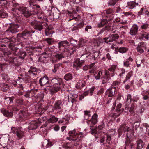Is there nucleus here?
<instances>
[{
	"mask_svg": "<svg viewBox=\"0 0 149 149\" xmlns=\"http://www.w3.org/2000/svg\"><path fill=\"white\" fill-rule=\"evenodd\" d=\"M49 79L48 77L45 75L41 78L39 80V83L41 86H45L48 82Z\"/></svg>",
	"mask_w": 149,
	"mask_h": 149,
	"instance_id": "obj_25",
	"label": "nucleus"
},
{
	"mask_svg": "<svg viewBox=\"0 0 149 149\" xmlns=\"http://www.w3.org/2000/svg\"><path fill=\"white\" fill-rule=\"evenodd\" d=\"M70 44L72 45H75L77 43V41L76 40L74 39L73 38H71L69 41Z\"/></svg>",
	"mask_w": 149,
	"mask_h": 149,
	"instance_id": "obj_62",
	"label": "nucleus"
},
{
	"mask_svg": "<svg viewBox=\"0 0 149 149\" xmlns=\"http://www.w3.org/2000/svg\"><path fill=\"white\" fill-rule=\"evenodd\" d=\"M105 125L104 123H102V124L98 126V128L100 130H102L105 127Z\"/></svg>",
	"mask_w": 149,
	"mask_h": 149,
	"instance_id": "obj_64",
	"label": "nucleus"
},
{
	"mask_svg": "<svg viewBox=\"0 0 149 149\" xmlns=\"http://www.w3.org/2000/svg\"><path fill=\"white\" fill-rule=\"evenodd\" d=\"M128 49L127 48L122 47L119 48L118 51L119 52L121 53H124Z\"/></svg>",
	"mask_w": 149,
	"mask_h": 149,
	"instance_id": "obj_51",
	"label": "nucleus"
},
{
	"mask_svg": "<svg viewBox=\"0 0 149 149\" xmlns=\"http://www.w3.org/2000/svg\"><path fill=\"white\" fill-rule=\"evenodd\" d=\"M122 106V104L120 103H119L117 104L116 106V110L118 111H121L120 108Z\"/></svg>",
	"mask_w": 149,
	"mask_h": 149,
	"instance_id": "obj_59",
	"label": "nucleus"
},
{
	"mask_svg": "<svg viewBox=\"0 0 149 149\" xmlns=\"http://www.w3.org/2000/svg\"><path fill=\"white\" fill-rule=\"evenodd\" d=\"M119 0H109V4L110 6L115 5Z\"/></svg>",
	"mask_w": 149,
	"mask_h": 149,
	"instance_id": "obj_50",
	"label": "nucleus"
},
{
	"mask_svg": "<svg viewBox=\"0 0 149 149\" xmlns=\"http://www.w3.org/2000/svg\"><path fill=\"white\" fill-rule=\"evenodd\" d=\"M14 99V97H6L5 98V102L7 104L10 105V104L11 103H13V100Z\"/></svg>",
	"mask_w": 149,
	"mask_h": 149,
	"instance_id": "obj_32",
	"label": "nucleus"
},
{
	"mask_svg": "<svg viewBox=\"0 0 149 149\" xmlns=\"http://www.w3.org/2000/svg\"><path fill=\"white\" fill-rule=\"evenodd\" d=\"M22 127H18L17 131L16 132L17 136L19 138H21L24 135V132L22 130Z\"/></svg>",
	"mask_w": 149,
	"mask_h": 149,
	"instance_id": "obj_31",
	"label": "nucleus"
},
{
	"mask_svg": "<svg viewBox=\"0 0 149 149\" xmlns=\"http://www.w3.org/2000/svg\"><path fill=\"white\" fill-rule=\"evenodd\" d=\"M97 114L95 113L92 116L91 119L87 121L88 125L89 126L91 130H92V134L94 132L95 130L93 129V126L97 122Z\"/></svg>",
	"mask_w": 149,
	"mask_h": 149,
	"instance_id": "obj_6",
	"label": "nucleus"
},
{
	"mask_svg": "<svg viewBox=\"0 0 149 149\" xmlns=\"http://www.w3.org/2000/svg\"><path fill=\"white\" fill-rule=\"evenodd\" d=\"M15 110V109L11 105H9L7 109L4 108L1 109V112L6 117L11 118L13 116V111Z\"/></svg>",
	"mask_w": 149,
	"mask_h": 149,
	"instance_id": "obj_5",
	"label": "nucleus"
},
{
	"mask_svg": "<svg viewBox=\"0 0 149 149\" xmlns=\"http://www.w3.org/2000/svg\"><path fill=\"white\" fill-rule=\"evenodd\" d=\"M119 130L124 132H127L126 134V139L127 141L129 140V138L134 135L133 131L125 124H122L120 125Z\"/></svg>",
	"mask_w": 149,
	"mask_h": 149,
	"instance_id": "obj_4",
	"label": "nucleus"
},
{
	"mask_svg": "<svg viewBox=\"0 0 149 149\" xmlns=\"http://www.w3.org/2000/svg\"><path fill=\"white\" fill-rule=\"evenodd\" d=\"M132 75V71L130 72L126 75V77L125 80L123 81V83H125V82L129 79Z\"/></svg>",
	"mask_w": 149,
	"mask_h": 149,
	"instance_id": "obj_48",
	"label": "nucleus"
},
{
	"mask_svg": "<svg viewBox=\"0 0 149 149\" xmlns=\"http://www.w3.org/2000/svg\"><path fill=\"white\" fill-rule=\"evenodd\" d=\"M19 54L20 56L19 57V58H20L22 59H24L25 56L26 55V53L24 51H19Z\"/></svg>",
	"mask_w": 149,
	"mask_h": 149,
	"instance_id": "obj_44",
	"label": "nucleus"
},
{
	"mask_svg": "<svg viewBox=\"0 0 149 149\" xmlns=\"http://www.w3.org/2000/svg\"><path fill=\"white\" fill-rule=\"evenodd\" d=\"M73 78L72 75L70 73L66 74L64 76V79L67 81L71 80Z\"/></svg>",
	"mask_w": 149,
	"mask_h": 149,
	"instance_id": "obj_43",
	"label": "nucleus"
},
{
	"mask_svg": "<svg viewBox=\"0 0 149 149\" xmlns=\"http://www.w3.org/2000/svg\"><path fill=\"white\" fill-rule=\"evenodd\" d=\"M35 31H29L27 30H25L22 32L23 38H25L30 36H32V33H33Z\"/></svg>",
	"mask_w": 149,
	"mask_h": 149,
	"instance_id": "obj_24",
	"label": "nucleus"
},
{
	"mask_svg": "<svg viewBox=\"0 0 149 149\" xmlns=\"http://www.w3.org/2000/svg\"><path fill=\"white\" fill-rule=\"evenodd\" d=\"M84 22L82 21V22L78 24L77 25V27H78V29H79V28L81 29L83 27V26L84 25Z\"/></svg>",
	"mask_w": 149,
	"mask_h": 149,
	"instance_id": "obj_58",
	"label": "nucleus"
},
{
	"mask_svg": "<svg viewBox=\"0 0 149 149\" xmlns=\"http://www.w3.org/2000/svg\"><path fill=\"white\" fill-rule=\"evenodd\" d=\"M34 96L37 100L40 101L42 100L44 97V94L42 93H40Z\"/></svg>",
	"mask_w": 149,
	"mask_h": 149,
	"instance_id": "obj_34",
	"label": "nucleus"
},
{
	"mask_svg": "<svg viewBox=\"0 0 149 149\" xmlns=\"http://www.w3.org/2000/svg\"><path fill=\"white\" fill-rule=\"evenodd\" d=\"M91 111H84V119L88 120L91 116Z\"/></svg>",
	"mask_w": 149,
	"mask_h": 149,
	"instance_id": "obj_38",
	"label": "nucleus"
},
{
	"mask_svg": "<svg viewBox=\"0 0 149 149\" xmlns=\"http://www.w3.org/2000/svg\"><path fill=\"white\" fill-rule=\"evenodd\" d=\"M28 115V111L26 109H24L20 111L17 115V118L20 121L25 120L26 119Z\"/></svg>",
	"mask_w": 149,
	"mask_h": 149,
	"instance_id": "obj_9",
	"label": "nucleus"
},
{
	"mask_svg": "<svg viewBox=\"0 0 149 149\" xmlns=\"http://www.w3.org/2000/svg\"><path fill=\"white\" fill-rule=\"evenodd\" d=\"M42 23L43 22H40L34 20L31 22V24L33 27L35 29L41 31L43 29Z\"/></svg>",
	"mask_w": 149,
	"mask_h": 149,
	"instance_id": "obj_10",
	"label": "nucleus"
},
{
	"mask_svg": "<svg viewBox=\"0 0 149 149\" xmlns=\"http://www.w3.org/2000/svg\"><path fill=\"white\" fill-rule=\"evenodd\" d=\"M114 18L112 16V18H111L110 19H108V25L111 27H113L115 23V20L114 19Z\"/></svg>",
	"mask_w": 149,
	"mask_h": 149,
	"instance_id": "obj_41",
	"label": "nucleus"
},
{
	"mask_svg": "<svg viewBox=\"0 0 149 149\" xmlns=\"http://www.w3.org/2000/svg\"><path fill=\"white\" fill-rule=\"evenodd\" d=\"M19 11L22 13L23 15L26 17H28L31 15L30 12L27 8L24 7H19L18 8Z\"/></svg>",
	"mask_w": 149,
	"mask_h": 149,
	"instance_id": "obj_16",
	"label": "nucleus"
},
{
	"mask_svg": "<svg viewBox=\"0 0 149 149\" xmlns=\"http://www.w3.org/2000/svg\"><path fill=\"white\" fill-rule=\"evenodd\" d=\"M41 123L39 119L38 120L32 121L29 123L28 129L29 130L35 129L41 125Z\"/></svg>",
	"mask_w": 149,
	"mask_h": 149,
	"instance_id": "obj_11",
	"label": "nucleus"
},
{
	"mask_svg": "<svg viewBox=\"0 0 149 149\" xmlns=\"http://www.w3.org/2000/svg\"><path fill=\"white\" fill-rule=\"evenodd\" d=\"M106 142L109 144H110V141L111 140V135L108 134H106Z\"/></svg>",
	"mask_w": 149,
	"mask_h": 149,
	"instance_id": "obj_46",
	"label": "nucleus"
},
{
	"mask_svg": "<svg viewBox=\"0 0 149 149\" xmlns=\"http://www.w3.org/2000/svg\"><path fill=\"white\" fill-rule=\"evenodd\" d=\"M18 128V127H12L11 128V132H13L14 134H15L17 131Z\"/></svg>",
	"mask_w": 149,
	"mask_h": 149,
	"instance_id": "obj_56",
	"label": "nucleus"
},
{
	"mask_svg": "<svg viewBox=\"0 0 149 149\" xmlns=\"http://www.w3.org/2000/svg\"><path fill=\"white\" fill-rule=\"evenodd\" d=\"M63 146L65 148L69 149L73 148L74 146V145L71 143L69 142H66L64 143Z\"/></svg>",
	"mask_w": 149,
	"mask_h": 149,
	"instance_id": "obj_35",
	"label": "nucleus"
},
{
	"mask_svg": "<svg viewBox=\"0 0 149 149\" xmlns=\"http://www.w3.org/2000/svg\"><path fill=\"white\" fill-rule=\"evenodd\" d=\"M7 14L4 12L3 10L1 9L0 10V17L5 18L7 17Z\"/></svg>",
	"mask_w": 149,
	"mask_h": 149,
	"instance_id": "obj_47",
	"label": "nucleus"
},
{
	"mask_svg": "<svg viewBox=\"0 0 149 149\" xmlns=\"http://www.w3.org/2000/svg\"><path fill=\"white\" fill-rule=\"evenodd\" d=\"M96 89V88L95 86H93L89 89L90 95L91 96L93 93V91Z\"/></svg>",
	"mask_w": 149,
	"mask_h": 149,
	"instance_id": "obj_57",
	"label": "nucleus"
},
{
	"mask_svg": "<svg viewBox=\"0 0 149 149\" xmlns=\"http://www.w3.org/2000/svg\"><path fill=\"white\" fill-rule=\"evenodd\" d=\"M36 108V112L38 113L41 114L43 113V110H42V108L39 106H37Z\"/></svg>",
	"mask_w": 149,
	"mask_h": 149,
	"instance_id": "obj_52",
	"label": "nucleus"
},
{
	"mask_svg": "<svg viewBox=\"0 0 149 149\" xmlns=\"http://www.w3.org/2000/svg\"><path fill=\"white\" fill-rule=\"evenodd\" d=\"M64 56L63 54H62L58 53L55 55L54 56V58L56 59V61H58L60 60L62 58H64Z\"/></svg>",
	"mask_w": 149,
	"mask_h": 149,
	"instance_id": "obj_40",
	"label": "nucleus"
},
{
	"mask_svg": "<svg viewBox=\"0 0 149 149\" xmlns=\"http://www.w3.org/2000/svg\"><path fill=\"white\" fill-rule=\"evenodd\" d=\"M146 48V43L143 42H141L138 44L136 48L137 52L140 53H142L144 52V49Z\"/></svg>",
	"mask_w": 149,
	"mask_h": 149,
	"instance_id": "obj_14",
	"label": "nucleus"
},
{
	"mask_svg": "<svg viewBox=\"0 0 149 149\" xmlns=\"http://www.w3.org/2000/svg\"><path fill=\"white\" fill-rule=\"evenodd\" d=\"M86 84L84 81L79 80L76 85V87L78 89H81L84 87Z\"/></svg>",
	"mask_w": 149,
	"mask_h": 149,
	"instance_id": "obj_28",
	"label": "nucleus"
},
{
	"mask_svg": "<svg viewBox=\"0 0 149 149\" xmlns=\"http://www.w3.org/2000/svg\"><path fill=\"white\" fill-rule=\"evenodd\" d=\"M149 33L146 31L144 30L142 31L139 33V38L141 40H142L144 38L148 40L149 38Z\"/></svg>",
	"mask_w": 149,
	"mask_h": 149,
	"instance_id": "obj_17",
	"label": "nucleus"
},
{
	"mask_svg": "<svg viewBox=\"0 0 149 149\" xmlns=\"http://www.w3.org/2000/svg\"><path fill=\"white\" fill-rule=\"evenodd\" d=\"M137 147L136 149H142L144 145V143L143 142L141 139H139L137 141Z\"/></svg>",
	"mask_w": 149,
	"mask_h": 149,
	"instance_id": "obj_30",
	"label": "nucleus"
},
{
	"mask_svg": "<svg viewBox=\"0 0 149 149\" xmlns=\"http://www.w3.org/2000/svg\"><path fill=\"white\" fill-rule=\"evenodd\" d=\"M79 63V60H76L75 61L74 63V64L73 65V67L74 68H76L77 69H78L77 68V63Z\"/></svg>",
	"mask_w": 149,
	"mask_h": 149,
	"instance_id": "obj_61",
	"label": "nucleus"
},
{
	"mask_svg": "<svg viewBox=\"0 0 149 149\" xmlns=\"http://www.w3.org/2000/svg\"><path fill=\"white\" fill-rule=\"evenodd\" d=\"M138 31V27L136 24H134L132 26L130 31V34L133 36L136 35Z\"/></svg>",
	"mask_w": 149,
	"mask_h": 149,
	"instance_id": "obj_23",
	"label": "nucleus"
},
{
	"mask_svg": "<svg viewBox=\"0 0 149 149\" xmlns=\"http://www.w3.org/2000/svg\"><path fill=\"white\" fill-rule=\"evenodd\" d=\"M135 104L132 103L129 110V112L131 114H133L134 113V108Z\"/></svg>",
	"mask_w": 149,
	"mask_h": 149,
	"instance_id": "obj_45",
	"label": "nucleus"
},
{
	"mask_svg": "<svg viewBox=\"0 0 149 149\" xmlns=\"http://www.w3.org/2000/svg\"><path fill=\"white\" fill-rule=\"evenodd\" d=\"M38 90L37 89H31L28 90L25 92L24 96L26 98H29L34 97Z\"/></svg>",
	"mask_w": 149,
	"mask_h": 149,
	"instance_id": "obj_12",
	"label": "nucleus"
},
{
	"mask_svg": "<svg viewBox=\"0 0 149 149\" xmlns=\"http://www.w3.org/2000/svg\"><path fill=\"white\" fill-rule=\"evenodd\" d=\"M61 87V86H60V85H59L58 86H54L50 90V93L52 95H53L54 93L59 91Z\"/></svg>",
	"mask_w": 149,
	"mask_h": 149,
	"instance_id": "obj_27",
	"label": "nucleus"
},
{
	"mask_svg": "<svg viewBox=\"0 0 149 149\" xmlns=\"http://www.w3.org/2000/svg\"><path fill=\"white\" fill-rule=\"evenodd\" d=\"M62 65L61 63H58L54 65V68L52 70L53 72L54 73L56 72V71L58 70L60 67H61Z\"/></svg>",
	"mask_w": 149,
	"mask_h": 149,
	"instance_id": "obj_42",
	"label": "nucleus"
},
{
	"mask_svg": "<svg viewBox=\"0 0 149 149\" xmlns=\"http://www.w3.org/2000/svg\"><path fill=\"white\" fill-rule=\"evenodd\" d=\"M127 7H128L130 9H132L134 8L136 6L138 5V3H136L135 1H130L127 3Z\"/></svg>",
	"mask_w": 149,
	"mask_h": 149,
	"instance_id": "obj_29",
	"label": "nucleus"
},
{
	"mask_svg": "<svg viewBox=\"0 0 149 149\" xmlns=\"http://www.w3.org/2000/svg\"><path fill=\"white\" fill-rule=\"evenodd\" d=\"M68 134L70 137H67V139L77 142H79L80 141V138H82L84 137L82 133H76V130L74 129L73 130L70 131Z\"/></svg>",
	"mask_w": 149,
	"mask_h": 149,
	"instance_id": "obj_3",
	"label": "nucleus"
},
{
	"mask_svg": "<svg viewBox=\"0 0 149 149\" xmlns=\"http://www.w3.org/2000/svg\"><path fill=\"white\" fill-rule=\"evenodd\" d=\"M120 82L116 80L114 81L111 84V87L112 88H114L115 90L119 88Z\"/></svg>",
	"mask_w": 149,
	"mask_h": 149,
	"instance_id": "obj_33",
	"label": "nucleus"
},
{
	"mask_svg": "<svg viewBox=\"0 0 149 149\" xmlns=\"http://www.w3.org/2000/svg\"><path fill=\"white\" fill-rule=\"evenodd\" d=\"M54 33L52 28L48 27L46 28L45 31V34L47 36H49L52 35Z\"/></svg>",
	"mask_w": 149,
	"mask_h": 149,
	"instance_id": "obj_37",
	"label": "nucleus"
},
{
	"mask_svg": "<svg viewBox=\"0 0 149 149\" xmlns=\"http://www.w3.org/2000/svg\"><path fill=\"white\" fill-rule=\"evenodd\" d=\"M116 67L115 66H112L108 69V70H106L105 72V74L102 80V84H105L111 80V77H113L115 75L114 72L115 70Z\"/></svg>",
	"mask_w": 149,
	"mask_h": 149,
	"instance_id": "obj_2",
	"label": "nucleus"
},
{
	"mask_svg": "<svg viewBox=\"0 0 149 149\" xmlns=\"http://www.w3.org/2000/svg\"><path fill=\"white\" fill-rule=\"evenodd\" d=\"M103 13L107 17H111V18H112V16L114 17V11L112 8H109L104 10Z\"/></svg>",
	"mask_w": 149,
	"mask_h": 149,
	"instance_id": "obj_19",
	"label": "nucleus"
},
{
	"mask_svg": "<svg viewBox=\"0 0 149 149\" xmlns=\"http://www.w3.org/2000/svg\"><path fill=\"white\" fill-rule=\"evenodd\" d=\"M11 37H6L3 38H0V43L2 42L8 43L10 42L9 44L7 45L8 47L12 51L14 52V53L16 52L17 50H19V48L17 47L19 45H21V43L17 44L16 42H14L11 41Z\"/></svg>",
	"mask_w": 149,
	"mask_h": 149,
	"instance_id": "obj_1",
	"label": "nucleus"
},
{
	"mask_svg": "<svg viewBox=\"0 0 149 149\" xmlns=\"http://www.w3.org/2000/svg\"><path fill=\"white\" fill-rule=\"evenodd\" d=\"M115 91L114 88H112V87L106 90L105 94L108 97H112L114 95Z\"/></svg>",
	"mask_w": 149,
	"mask_h": 149,
	"instance_id": "obj_22",
	"label": "nucleus"
},
{
	"mask_svg": "<svg viewBox=\"0 0 149 149\" xmlns=\"http://www.w3.org/2000/svg\"><path fill=\"white\" fill-rule=\"evenodd\" d=\"M108 23V20L106 19H104L98 24L97 25L99 27H102Z\"/></svg>",
	"mask_w": 149,
	"mask_h": 149,
	"instance_id": "obj_36",
	"label": "nucleus"
},
{
	"mask_svg": "<svg viewBox=\"0 0 149 149\" xmlns=\"http://www.w3.org/2000/svg\"><path fill=\"white\" fill-rule=\"evenodd\" d=\"M23 100L22 99H16L15 100V102L17 104L22 105L23 104Z\"/></svg>",
	"mask_w": 149,
	"mask_h": 149,
	"instance_id": "obj_53",
	"label": "nucleus"
},
{
	"mask_svg": "<svg viewBox=\"0 0 149 149\" xmlns=\"http://www.w3.org/2000/svg\"><path fill=\"white\" fill-rule=\"evenodd\" d=\"M102 72L101 71H97L94 74V76L96 80H98L100 79V77L102 75Z\"/></svg>",
	"mask_w": 149,
	"mask_h": 149,
	"instance_id": "obj_39",
	"label": "nucleus"
},
{
	"mask_svg": "<svg viewBox=\"0 0 149 149\" xmlns=\"http://www.w3.org/2000/svg\"><path fill=\"white\" fill-rule=\"evenodd\" d=\"M123 13L124 14V15L126 16H128L129 15H132L133 16L134 15L133 14L132 12L131 11H129L128 12H123Z\"/></svg>",
	"mask_w": 149,
	"mask_h": 149,
	"instance_id": "obj_55",
	"label": "nucleus"
},
{
	"mask_svg": "<svg viewBox=\"0 0 149 149\" xmlns=\"http://www.w3.org/2000/svg\"><path fill=\"white\" fill-rule=\"evenodd\" d=\"M119 38V36L118 34H111L108 38H104L102 39H100L102 42H105L108 43L110 42H112L116 41Z\"/></svg>",
	"mask_w": 149,
	"mask_h": 149,
	"instance_id": "obj_8",
	"label": "nucleus"
},
{
	"mask_svg": "<svg viewBox=\"0 0 149 149\" xmlns=\"http://www.w3.org/2000/svg\"><path fill=\"white\" fill-rule=\"evenodd\" d=\"M70 44L67 40L62 41L58 43V48L59 49H63L64 48L70 46Z\"/></svg>",
	"mask_w": 149,
	"mask_h": 149,
	"instance_id": "obj_18",
	"label": "nucleus"
},
{
	"mask_svg": "<svg viewBox=\"0 0 149 149\" xmlns=\"http://www.w3.org/2000/svg\"><path fill=\"white\" fill-rule=\"evenodd\" d=\"M63 103L61 100L56 101L53 107V109L55 110H59L61 109Z\"/></svg>",
	"mask_w": 149,
	"mask_h": 149,
	"instance_id": "obj_15",
	"label": "nucleus"
},
{
	"mask_svg": "<svg viewBox=\"0 0 149 149\" xmlns=\"http://www.w3.org/2000/svg\"><path fill=\"white\" fill-rule=\"evenodd\" d=\"M132 96L130 94H128L127 95V98L126 99V102L127 104H130L132 101Z\"/></svg>",
	"mask_w": 149,
	"mask_h": 149,
	"instance_id": "obj_49",
	"label": "nucleus"
},
{
	"mask_svg": "<svg viewBox=\"0 0 149 149\" xmlns=\"http://www.w3.org/2000/svg\"><path fill=\"white\" fill-rule=\"evenodd\" d=\"M7 3V2L6 0H0V4L2 5H5Z\"/></svg>",
	"mask_w": 149,
	"mask_h": 149,
	"instance_id": "obj_63",
	"label": "nucleus"
},
{
	"mask_svg": "<svg viewBox=\"0 0 149 149\" xmlns=\"http://www.w3.org/2000/svg\"><path fill=\"white\" fill-rule=\"evenodd\" d=\"M149 25L147 23L143 24L141 26V28L143 29H147L149 28Z\"/></svg>",
	"mask_w": 149,
	"mask_h": 149,
	"instance_id": "obj_54",
	"label": "nucleus"
},
{
	"mask_svg": "<svg viewBox=\"0 0 149 149\" xmlns=\"http://www.w3.org/2000/svg\"><path fill=\"white\" fill-rule=\"evenodd\" d=\"M8 61L9 64L13 66H16L18 65L19 57L15 56L13 57L8 56Z\"/></svg>",
	"mask_w": 149,
	"mask_h": 149,
	"instance_id": "obj_13",
	"label": "nucleus"
},
{
	"mask_svg": "<svg viewBox=\"0 0 149 149\" xmlns=\"http://www.w3.org/2000/svg\"><path fill=\"white\" fill-rule=\"evenodd\" d=\"M58 120V118L56 117L54 115H50V118L47 119V122L48 123H54L57 122Z\"/></svg>",
	"mask_w": 149,
	"mask_h": 149,
	"instance_id": "obj_26",
	"label": "nucleus"
},
{
	"mask_svg": "<svg viewBox=\"0 0 149 149\" xmlns=\"http://www.w3.org/2000/svg\"><path fill=\"white\" fill-rule=\"evenodd\" d=\"M51 82L53 85H55L56 86H63L64 85L62 82V79L60 78H54L52 79L51 80Z\"/></svg>",
	"mask_w": 149,
	"mask_h": 149,
	"instance_id": "obj_20",
	"label": "nucleus"
},
{
	"mask_svg": "<svg viewBox=\"0 0 149 149\" xmlns=\"http://www.w3.org/2000/svg\"><path fill=\"white\" fill-rule=\"evenodd\" d=\"M19 26L18 24L11 23L8 26V29L5 31L6 33H15L19 31L18 28Z\"/></svg>",
	"mask_w": 149,
	"mask_h": 149,
	"instance_id": "obj_7",
	"label": "nucleus"
},
{
	"mask_svg": "<svg viewBox=\"0 0 149 149\" xmlns=\"http://www.w3.org/2000/svg\"><path fill=\"white\" fill-rule=\"evenodd\" d=\"M38 70L36 67L31 66L29 70V74L31 76H36L37 75Z\"/></svg>",
	"mask_w": 149,
	"mask_h": 149,
	"instance_id": "obj_21",
	"label": "nucleus"
},
{
	"mask_svg": "<svg viewBox=\"0 0 149 149\" xmlns=\"http://www.w3.org/2000/svg\"><path fill=\"white\" fill-rule=\"evenodd\" d=\"M11 5L12 6L15 7L17 6L19 4L16 2L15 0H12Z\"/></svg>",
	"mask_w": 149,
	"mask_h": 149,
	"instance_id": "obj_60",
	"label": "nucleus"
}]
</instances>
